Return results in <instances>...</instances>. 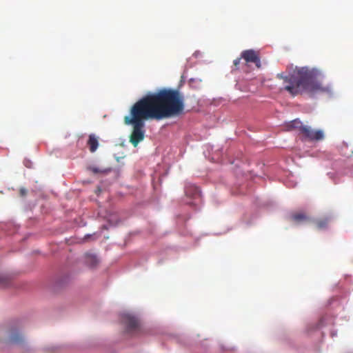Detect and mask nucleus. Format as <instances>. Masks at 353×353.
<instances>
[{
	"instance_id": "obj_6",
	"label": "nucleus",
	"mask_w": 353,
	"mask_h": 353,
	"mask_svg": "<svg viewBox=\"0 0 353 353\" xmlns=\"http://www.w3.org/2000/svg\"><path fill=\"white\" fill-rule=\"evenodd\" d=\"M185 193L187 196L194 199H198L201 196V192L198 187L192 183H187L185 187Z\"/></svg>"
},
{
	"instance_id": "obj_13",
	"label": "nucleus",
	"mask_w": 353,
	"mask_h": 353,
	"mask_svg": "<svg viewBox=\"0 0 353 353\" xmlns=\"http://www.w3.org/2000/svg\"><path fill=\"white\" fill-rule=\"evenodd\" d=\"M90 170L94 174L100 173L101 172V170L96 167H91L90 168Z\"/></svg>"
},
{
	"instance_id": "obj_2",
	"label": "nucleus",
	"mask_w": 353,
	"mask_h": 353,
	"mask_svg": "<svg viewBox=\"0 0 353 353\" xmlns=\"http://www.w3.org/2000/svg\"><path fill=\"white\" fill-rule=\"evenodd\" d=\"M320 72L315 68L301 67L296 68L288 75L283 73L277 74L279 79L283 80V90L292 96H296L307 92L313 94L324 92L325 89L318 80Z\"/></svg>"
},
{
	"instance_id": "obj_12",
	"label": "nucleus",
	"mask_w": 353,
	"mask_h": 353,
	"mask_svg": "<svg viewBox=\"0 0 353 353\" xmlns=\"http://www.w3.org/2000/svg\"><path fill=\"white\" fill-rule=\"evenodd\" d=\"M86 258H87L88 262L90 263V265L92 266H94L98 263V260H97L96 256H94V255L88 254H86Z\"/></svg>"
},
{
	"instance_id": "obj_15",
	"label": "nucleus",
	"mask_w": 353,
	"mask_h": 353,
	"mask_svg": "<svg viewBox=\"0 0 353 353\" xmlns=\"http://www.w3.org/2000/svg\"><path fill=\"white\" fill-rule=\"evenodd\" d=\"M241 58H237V59L234 60L233 63H234V65L236 67H237L239 65V63L241 62Z\"/></svg>"
},
{
	"instance_id": "obj_1",
	"label": "nucleus",
	"mask_w": 353,
	"mask_h": 353,
	"mask_svg": "<svg viewBox=\"0 0 353 353\" xmlns=\"http://www.w3.org/2000/svg\"><path fill=\"white\" fill-rule=\"evenodd\" d=\"M184 110V98L177 90L163 88L149 94L137 101L123 118L126 125H132L130 142L134 147L144 139L145 121L161 120L181 114Z\"/></svg>"
},
{
	"instance_id": "obj_8",
	"label": "nucleus",
	"mask_w": 353,
	"mask_h": 353,
	"mask_svg": "<svg viewBox=\"0 0 353 353\" xmlns=\"http://www.w3.org/2000/svg\"><path fill=\"white\" fill-rule=\"evenodd\" d=\"M87 145L89 147V150L91 152H94L99 146V138L94 134L89 135Z\"/></svg>"
},
{
	"instance_id": "obj_5",
	"label": "nucleus",
	"mask_w": 353,
	"mask_h": 353,
	"mask_svg": "<svg viewBox=\"0 0 353 353\" xmlns=\"http://www.w3.org/2000/svg\"><path fill=\"white\" fill-rule=\"evenodd\" d=\"M122 320L123 323L126 325L128 332H136L139 330L140 324L137 318L130 314H124Z\"/></svg>"
},
{
	"instance_id": "obj_14",
	"label": "nucleus",
	"mask_w": 353,
	"mask_h": 353,
	"mask_svg": "<svg viewBox=\"0 0 353 353\" xmlns=\"http://www.w3.org/2000/svg\"><path fill=\"white\" fill-rule=\"evenodd\" d=\"M19 194L21 196H24L27 194V190L24 188H21L19 190Z\"/></svg>"
},
{
	"instance_id": "obj_3",
	"label": "nucleus",
	"mask_w": 353,
	"mask_h": 353,
	"mask_svg": "<svg viewBox=\"0 0 353 353\" xmlns=\"http://www.w3.org/2000/svg\"><path fill=\"white\" fill-rule=\"evenodd\" d=\"M304 139L310 141H321L324 139V133L321 130H313L310 127L305 125L301 128V132Z\"/></svg>"
},
{
	"instance_id": "obj_7",
	"label": "nucleus",
	"mask_w": 353,
	"mask_h": 353,
	"mask_svg": "<svg viewBox=\"0 0 353 353\" xmlns=\"http://www.w3.org/2000/svg\"><path fill=\"white\" fill-rule=\"evenodd\" d=\"M291 219L296 223H301L303 222L310 223L311 218L304 212H296L291 215Z\"/></svg>"
},
{
	"instance_id": "obj_4",
	"label": "nucleus",
	"mask_w": 353,
	"mask_h": 353,
	"mask_svg": "<svg viewBox=\"0 0 353 353\" xmlns=\"http://www.w3.org/2000/svg\"><path fill=\"white\" fill-rule=\"evenodd\" d=\"M241 58L247 63H253L255 65L260 68L261 66L259 52L254 50H246L241 52Z\"/></svg>"
},
{
	"instance_id": "obj_11",
	"label": "nucleus",
	"mask_w": 353,
	"mask_h": 353,
	"mask_svg": "<svg viewBox=\"0 0 353 353\" xmlns=\"http://www.w3.org/2000/svg\"><path fill=\"white\" fill-rule=\"evenodd\" d=\"M311 222L315 223L316 227L318 229H324L327 225L328 220L327 219H322L318 220H312Z\"/></svg>"
},
{
	"instance_id": "obj_10",
	"label": "nucleus",
	"mask_w": 353,
	"mask_h": 353,
	"mask_svg": "<svg viewBox=\"0 0 353 353\" xmlns=\"http://www.w3.org/2000/svg\"><path fill=\"white\" fill-rule=\"evenodd\" d=\"M302 127H305V125L298 119L293 120L288 125V129H297L300 133L301 132Z\"/></svg>"
},
{
	"instance_id": "obj_9",
	"label": "nucleus",
	"mask_w": 353,
	"mask_h": 353,
	"mask_svg": "<svg viewBox=\"0 0 353 353\" xmlns=\"http://www.w3.org/2000/svg\"><path fill=\"white\" fill-rule=\"evenodd\" d=\"M22 335L17 332H12L10 336V341L12 343L18 344L22 342Z\"/></svg>"
}]
</instances>
